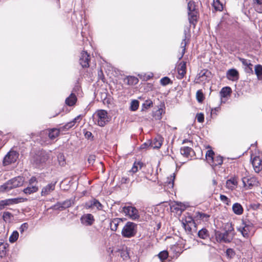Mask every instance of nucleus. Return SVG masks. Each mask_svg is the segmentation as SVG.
Masks as SVG:
<instances>
[{
  "label": "nucleus",
  "mask_w": 262,
  "mask_h": 262,
  "mask_svg": "<svg viewBox=\"0 0 262 262\" xmlns=\"http://www.w3.org/2000/svg\"><path fill=\"white\" fill-rule=\"evenodd\" d=\"M12 216V214L9 212H5L3 214V218L4 220L10 219Z\"/></svg>",
  "instance_id": "nucleus-60"
},
{
  "label": "nucleus",
  "mask_w": 262,
  "mask_h": 262,
  "mask_svg": "<svg viewBox=\"0 0 262 262\" xmlns=\"http://www.w3.org/2000/svg\"><path fill=\"white\" fill-rule=\"evenodd\" d=\"M197 11H193V12H188V19L190 24L195 25L197 21Z\"/></svg>",
  "instance_id": "nucleus-28"
},
{
  "label": "nucleus",
  "mask_w": 262,
  "mask_h": 262,
  "mask_svg": "<svg viewBox=\"0 0 262 262\" xmlns=\"http://www.w3.org/2000/svg\"><path fill=\"white\" fill-rule=\"evenodd\" d=\"M143 165V164L141 162H135L132 168V171L133 173L136 172L139 169H141Z\"/></svg>",
  "instance_id": "nucleus-44"
},
{
  "label": "nucleus",
  "mask_w": 262,
  "mask_h": 262,
  "mask_svg": "<svg viewBox=\"0 0 262 262\" xmlns=\"http://www.w3.org/2000/svg\"><path fill=\"white\" fill-rule=\"evenodd\" d=\"M7 247V244L3 245L0 246V256L3 257L5 255L6 253V248Z\"/></svg>",
  "instance_id": "nucleus-49"
},
{
  "label": "nucleus",
  "mask_w": 262,
  "mask_h": 262,
  "mask_svg": "<svg viewBox=\"0 0 262 262\" xmlns=\"http://www.w3.org/2000/svg\"><path fill=\"white\" fill-rule=\"evenodd\" d=\"M175 179L174 173H173L172 175L170 176V180L168 183V184L169 185V187H172L174 185V180Z\"/></svg>",
  "instance_id": "nucleus-58"
},
{
  "label": "nucleus",
  "mask_w": 262,
  "mask_h": 262,
  "mask_svg": "<svg viewBox=\"0 0 262 262\" xmlns=\"http://www.w3.org/2000/svg\"><path fill=\"white\" fill-rule=\"evenodd\" d=\"M171 209L175 210L176 211H180L182 212L185 209V205L181 202H177L174 205L171 206Z\"/></svg>",
  "instance_id": "nucleus-33"
},
{
  "label": "nucleus",
  "mask_w": 262,
  "mask_h": 262,
  "mask_svg": "<svg viewBox=\"0 0 262 262\" xmlns=\"http://www.w3.org/2000/svg\"><path fill=\"white\" fill-rule=\"evenodd\" d=\"M181 154L183 155L185 157H189L190 155L191 152L192 151V149L191 148L188 146H184L181 147Z\"/></svg>",
  "instance_id": "nucleus-35"
},
{
  "label": "nucleus",
  "mask_w": 262,
  "mask_h": 262,
  "mask_svg": "<svg viewBox=\"0 0 262 262\" xmlns=\"http://www.w3.org/2000/svg\"><path fill=\"white\" fill-rule=\"evenodd\" d=\"M235 235L234 228L231 223H227L225 225L223 232L215 231V239L220 243H230Z\"/></svg>",
  "instance_id": "nucleus-1"
},
{
  "label": "nucleus",
  "mask_w": 262,
  "mask_h": 262,
  "mask_svg": "<svg viewBox=\"0 0 262 262\" xmlns=\"http://www.w3.org/2000/svg\"><path fill=\"white\" fill-rule=\"evenodd\" d=\"M19 234L17 231L13 232L12 234L9 237V242L11 243H13L17 241L18 238Z\"/></svg>",
  "instance_id": "nucleus-42"
},
{
  "label": "nucleus",
  "mask_w": 262,
  "mask_h": 262,
  "mask_svg": "<svg viewBox=\"0 0 262 262\" xmlns=\"http://www.w3.org/2000/svg\"><path fill=\"white\" fill-rule=\"evenodd\" d=\"M12 183L13 184V187L17 188L23 185L24 179L22 177H17L11 179Z\"/></svg>",
  "instance_id": "nucleus-27"
},
{
  "label": "nucleus",
  "mask_w": 262,
  "mask_h": 262,
  "mask_svg": "<svg viewBox=\"0 0 262 262\" xmlns=\"http://www.w3.org/2000/svg\"><path fill=\"white\" fill-rule=\"evenodd\" d=\"M251 162L254 171L256 172H259L262 169V161L258 156H254L251 157Z\"/></svg>",
  "instance_id": "nucleus-16"
},
{
  "label": "nucleus",
  "mask_w": 262,
  "mask_h": 262,
  "mask_svg": "<svg viewBox=\"0 0 262 262\" xmlns=\"http://www.w3.org/2000/svg\"><path fill=\"white\" fill-rule=\"evenodd\" d=\"M237 230L241 233L243 237L248 238L254 235L256 228L253 223L246 219L242 220V225Z\"/></svg>",
  "instance_id": "nucleus-2"
},
{
  "label": "nucleus",
  "mask_w": 262,
  "mask_h": 262,
  "mask_svg": "<svg viewBox=\"0 0 262 262\" xmlns=\"http://www.w3.org/2000/svg\"><path fill=\"white\" fill-rule=\"evenodd\" d=\"M77 101V97L74 93H71V95L66 98V103L69 106L74 105Z\"/></svg>",
  "instance_id": "nucleus-31"
},
{
  "label": "nucleus",
  "mask_w": 262,
  "mask_h": 262,
  "mask_svg": "<svg viewBox=\"0 0 262 262\" xmlns=\"http://www.w3.org/2000/svg\"><path fill=\"white\" fill-rule=\"evenodd\" d=\"M29 185H37V179L35 177H32L29 181Z\"/></svg>",
  "instance_id": "nucleus-57"
},
{
  "label": "nucleus",
  "mask_w": 262,
  "mask_h": 262,
  "mask_svg": "<svg viewBox=\"0 0 262 262\" xmlns=\"http://www.w3.org/2000/svg\"><path fill=\"white\" fill-rule=\"evenodd\" d=\"M122 211L126 215H128L132 220H136L139 218L138 211L134 207L125 206L122 208Z\"/></svg>",
  "instance_id": "nucleus-6"
},
{
  "label": "nucleus",
  "mask_w": 262,
  "mask_h": 262,
  "mask_svg": "<svg viewBox=\"0 0 262 262\" xmlns=\"http://www.w3.org/2000/svg\"><path fill=\"white\" fill-rule=\"evenodd\" d=\"M220 110H221L220 107H216L213 108H212L211 111V115H217L216 113L218 112L219 111H220Z\"/></svg>",
  "instance_id": "nucleus-61"
},
{
  "label": "nucleus",
  "mask_w": 262,
  "mask_h": 262,
  "mask_svg": "<svg viewBox=\"0 0 262 262\" xmlns=\"http://www.w3.org/2000/svg\"><path fill=\"white\" fill-rule=\"evenodd\" d=\"M139 105V101L137 100H134L132 101V102L130 103V110L132 111H135L138 108Z\"/></svg>",
  "instance_id": "nucleus-43"
},
{
  "label": "nucleus",
  "mask_w": 262,
  "mask_h": 262,
  "mask_svg": "<svg viewBox=\"0 0 262 262\" xmlns=\"http://www.w3.org/2000/svg\"><path fill=\"white\" fill-rule=\"evenodd\" d=\"M255 73L259 80H262V66L257 64L255 67Z\"/></svg>",
  "instance_id": "nucleus-39"
},
{
  "label": "nucleus",
  "mask_w": 262,
  "mask_h": 262,
  "mask_svg": "<svg viewBox=\"0 0 262 262\" xmlns=\"http://www.w3.org/2000/svg\"><path fill=\"white\" fill-rule=\"evenodd\" d=\"M95 156L93 155H91L89 156L88 161L90 165H93L94 164L95 161Z\"/></svg>",
  "instance_id": "nucleus-56"
},
{
  "label": "nucleus",
  "mask_w": 262,
  "mask_h": 262,
  "mask_svg": "<svg viewBox=\"0 0 262 262\" xmlns=\"http://www.w3.org/2000/svg\"><path fill=\"white\" fill-rule=\"evenodd\" d=\"M196 98L199 102H202L204 100L205 97L202 90H199L196 92Z\"/></svg>",
  "instance_id": "nucleus-41"
},
{
  "label": "nucleus",
  "mask_w": 262,
  "mask_h": 262,
  "mask_svg": "<svg viewBox=\"0 0 262 262\" xmlns=\"http://www.w3.org/2000/svg\"><path fill=\"white\" fill-rule=\"evenodd\" d=\"M220 199L223 203H224V204H225L227 205H229L230 203V200L226 195H223V194H221L220 196Z\"/></svg>",
  "instance_id": "nucleus-47"
},
{
  "label": "nucleus",
  "mask_w": 262,
  "mask_h": 262,
  "mask_svg": "<svg viewBox=\"0 0 262 262\" xmlns=\"http://www.w3.org/2000/svg\"><path fill=\"white\" fill-rule=\"evenodd\" d=\"M56 182H52L44 186L41 190V195L42 196H47L55 190Z\"/></svg>",
  "instance_id": "nucleus-17"
},
{
  "label": "nucleus",
  "mask_w": 262,
  "mask_h": 262,
  "mask_svg": "<svg viewBox=\"0 0 262 262\" xmlns=\"http://www.w3.org/2000/svg\"><path fill=\"white\" fill-rule=\"evenodd\" d=\"M122 222V220L119 218L114 219L110 222V228L112 231H116L118 225Z\"/></svg>",
  "instance_id": "nucleus-32"
},
{
  "label": "nucleus",
  "mask_w": 262,
  "mask_h": 262,
  "mask_svg": "<svg viewBox=\"0 0 262 262\" xmlns=\"http://www.w3.org/2000/svg\"><path fill=\"white\" fill-rule=\"evenodd\" d=\"M244 187L247 189H251L252 187L258 184V181L255 177L246 178L244 177L242 179Z\"/></svg>",
  "instance_id": "nucleus-11"
},
{
  "label": "nucleus",
  "mask_w": 262,
  "mask_h": 262,
  "mask_svg": "<svg viewBox=\"0 0 262 262\" xmlns=\"http://www.w3.org/2000/svg\"><path fill=\"white\" fill-rule=\"evenodd\" d=\"M19 154L14 150H10L5 156L3 159V164L5 166L8 165L16 161L18 158Z\"/></svg>",
  "instance_id": "nucleus-5"
},
{
  "label": "nucleus",
  "mask_w": 262,
  "mask_h": 262,
  "mask_svg": "<svg viewBox=\"0 0 262 262\" xmlns=\"http://www.w3.org/2000/svg\"><path fill=\"white\" fill-rule=\"evenodd\" d=\"M124 81H127L128 85H134L138 83V79L134 76H128L124 79Z\"/></svg>",
  "instance_id": "nucleus-38"
},
{
  "label": "nucleus",
  "mask_w": 262,
  "mask_h": 262,
  "mask_svg": "<svg viewBox=\"0 0 262 262\" xmlns=\"http://www.w3.org/2000/svg\"><path fill=\"white\" fill-rule=\"evenodd\" d=\"M162 142L163 139L162 137L158 136L153 139V140L150 143L149 145L154 149L159 148L161 147Z\"/></svg>",
  "instance_id": "nucleus-23"
},
{
  "label": "nucleus",
  "mask_w": 262,
  "mask_h": 262,
  "mask_svg": "<svg viewBox=\"0 0 262 262\" xmlns=\"http://www.w3.org/2000/svg\"><path fill=\"white\" fill-rule=\"evenodd\" d=\"M160 83L162 85H166L170 83H171V80L168 77H164L161 79Z\"/></svg>",
  "instance_id": "nucleus-48"
},
{
  "label": "nucleus",
  "mask_w": 262,
  "mask_h": 262,
  "mask_svg": "<svg viewBox=\"0 0 262 262\" xmlns=\"http://www.w3.org/2000/svg\"><path fill=\"white\" fill-rule=\"evenodd\" d=\"M184 38L181 42L180 46L181 48L182 49V52L181 55L178 57L179 59H181L184 56L186 51V46L189 43V35L188 34V32L186 30H184Z\"/></svg>",
  "instance_id": "nucleus-12"
},
{
  "label": "nucleus",
  "mask_w": 262,
  "mask_h": 262,
  "mask_svg": "<svg viewBox=\"0 0 262 262\" xmlns=\"http://www.w3.org/2000/svg\"><path fill=\"white\" fill-rule=\"evenodd\" d=\"M231 89L230 87L226 86L222 89L220 92V96L222 98L227 97L230 95Z\"/></svg>",
  "instance_id": "nucleus-34"
},
{
  "label": "nucleus",
  "mask_w": 262,
  "mask_h": 262,
  "mask_svg": "<svg viewBox=\"0 0 262 262\" xmlns=\"http://www.w3.org/2000/svg\"><path fill=\"white\" fill-rule=\"evenodd\" d=\"M48 158V154L45 152L41 151L33 158V163L36 166L39 167L42 164L45 163Z\"/></svg>",
  "instance_id": "nucleus-10"
},
{
  "label": "nucleus",
  "mask_w": 262,
  "mask_h": 262,
  "mask_svg": "<svg viewBox=\"0 0 262 262\" xmlns=\"http://www.w3.org/2000/svg\"><path fill=\"white\" fill-rule=\"evenodd\" d=\"M195 118L197 120L198 122L200 123H202L204 122V114L203 113L197 114Z\"/></svg>",
  "instance_id": "nucleus-51"
},
{
  "label": "nucleus",
  "mask_w": 262,
  "mask_h": 262,
  "mask_svg": "<svg viewBox=\"0 0 262 262\" xmlns=\"http://www.w3.org/2000/svg\"><path fill=\"white\" fill-rule=\"evenodd\" d=\"M182 223H187V224H190L191 225H194V221L192 220L191 217H188L185 221V222L183 221Z\"/></svg>",
  "instance_id": "nucleus-62"
},
{
  "label": "nucleus",
  "mask_w": 262,
  "mask_h": 262,
  "mask_svg": "<svg viewBox=\"0 0 262 262\" xmlns=\"http://www.w3.org/2000/svg\"><path fill=\"white\" fill-rule=\"evenodd\" d=\"M233 212L237 215H241L243 213V208L238 203H234L232 206Z\"/></svg>",
  "instance_id": "nucleus-29"
},
{
  "label": "nucleus",
  "mask_w": 262,
  "mask_h": 262,
  "mask_svg": "<svg viewBox=\"0 0 262 262\" xmlns=\"http://www.w3.org/2000/svg\"><path fill=\"white\" fill-rule=\"evenodd\" d=\"M60 131H62L61 127L60 128H53L43 130L40 133V137L42 138L43 136L48 135L50 139L53 140L59 135Z\"/></svg>",
  "instance_id": "nucleus-7"
},
{
  "label": "nucleus",
  "mask_w": 262,
  "mask_h": 262,
  "mask_svg": "<svg viewBox=\"0 0 262 262\" xmlns=\"http://www.w3.org/2000/svg\"><path fill=\"white\" fill-rule=\"evenodd\" d=\"M81 120V115L77 116L76 118H75L72 121L67 123L64 126L61 127L62 131L63 130H67L70 128H72L74 126L76 122L77 121H79Z\"/></svg>",
  "instance_id": "nucleus-24"
},
{
  "label": "nucleus",
  "mask_w": 262,
  "mask_h": 262,
  "mask_svg": "<svg viewBox=\"0 0 262 262\" xmlns=\"http://www.w3.org/2000/svg\"><path fill=\"white\" fill-rule=\"evenodd\" d=\"M74 203V201L72 199L67 200L62 202H58L54 205V209H59L63 210L66 208H69Z\"/></svg>",
  "instance_id": "nucleus-14"
},
{
  "label": "nucleus",
  "mask_w": 262,
  "mask_h": 262,
  "mask_svg": "<svg viewBox=\"0 0 262 262\" xmlns=\"http://www.w3.org/2000/svg\"><path fill=\"white\" fill-rule=\"evenodd\" d=\"M186 64L184 61H182L179 63L178 66V72L179 78H182L186 74Z\"/></svg>",
  "instance_id": "nucleus-25"
},
{
  "label": "nucleus",
  "mask_w": 262,
  "mask_h": 262,
  "mask_svg": "<svg viewBox=\"0 0 262 262\" xmlns=\"http://www.w3.org/2000/svg\"><path fill=\"white\" fill-rule=\"evenodd\" d=\"M14 188L12 180L10 179L0 186V192H8Z\"/></svg>",
  "instance_id": "nucleus-19"
},
{
  "label": "nucleus",
  "mask_w": 262,
  "mask_h": 262,
  "mask_svg": "<svg viewBox=\"0 0 262 262\" xmlns=\"http://www.w3.org/2000/svg\"><path fill=\"white\" fill-rule=\"evenodd\" d=\"M90 60V55L84 51H82L79 59V63L83 68H88L89 67V62Z\"/></svg>",
  "instance_id": "nucleus-15"
},
{
  "label": "nucleus",
  "mask_w": 262,
  "mask_h": 262,
  "mask_svg": "<svg viewBox=\"0 0 262 262\" xmlns=\"http://www.w3.org/2000/svg\"><path fill=\"white\" fill-rule=\"evenodd\" d=\"M161 260L163 261L167 259L168 256V253L167 251H163L160 252L158 255Z\"/></svg>",
  "instance_id": "nucleus-45"
},
{
  "label": "nucleus",
  "mask_w": 262,
  "mask_h": 262,
  "mask_svg": "<svg viewBox=\"0 0 262 262\" xmlns=\"http://www.w3.org/2000/svg\"><path fill=\"white\" fill-rule=\"evenodd\" d=\"M188 9L189 12H193V11H196L195 8V5L193 2H189L188 3Z\"/></svg>",
  "instance_id": "nucleus-53"
},
{
  "label": "nucleus",
  "mask_w": 262,
  "mask_h": 262,
  "mask_svg": "<svg viewBox=\"0 0 262 262\" xmlns=\"http://www.w3.org/2000/svg\"><path fill=\"white\" fill-rule=\"evenodd\" d=\"M152 105V101L151 100H146L142 104V109H147Z\"/></svg>",
  "instance_id": "nucleus-46"
},
{
  "label": "nucleus",
  "mask_w": 262,
  "mask_h": 262,
  "mask_svg": "<svg viewBox=\"0 0 262 262\" xmlns=\"http://www.w3.org/2000/svg\"><path fill=\"white\" fill-rule=\"evenodd\" d=\"M93 120L98 125L104 126L110 120L106 111L99 110L97 111L93 115Z\"/></svg>",
  "instance_id": "nucleus-3"
},
{
  "label": "nucleus",
  "mask_w": 262,
  "mask_h": 262,
  "mask_svg": "<svg viewBox=\"0 0 262 262\" xmlns=\"http://www.w3.org/2000/svg\"><path fill=\"white\" fill-rule=\"evenodd\" d=\"M197 216L199 217L200 219L205 221H206L209 217V215L201 212L198 213Z\"/></svg>",
  "instance_id": "nucleus-52"
},
{
  "label": "nucleus",
  "mask_w": 262,
  "mask_h": 262,
  "mask_svg": "<svg viewBox=\"0 0 262 262\" xmlns=\"http://www.w3.org/2000/svg\"><path fill=\"white\" fill-rule=\"evenodd\" d=\"M38 187L37 185H28L27 187L23 190V192L27 194H30L38 191Z\"/></svg>",
  "instance_id": "nucleus-30"
},
{
  "label": "nucleus",
  "mask_w": 262,
  "mask_h": 262,
  "mask_svg": "<svg viewBox=\"0 0 262 262\" xmlns=\"http://www.w3.org/2000/svg\"><path fill=\"white\" fill-rule=\"evenodd\" d=\"M28 228V224L27 223H23L19 227V231L21 233H23L25 231L27 230Z\"/></svg>",
  "instance_id": "nucleus-54"
},
{
  "label": "nucleus",
  "mask_w": 262,
  "mask_h": 262,
  "mask_svg": "<svg viewBox=\"0 0 262 262\" xmlns=\"http://www.w3.org/2000/svg\"><path fill=\"white\" fill-rule=\"evenodd\" d=\"M226 255L228 257L232 258L234 256L235 253L233 249L229 248L226 250Z\"/></svg>",
  "instance_id": "nucleus-55"
},
{
  "label": "nucleus",
  "mask_w": 262,
  "mask_h": 262,
  "mask_svg": "<svg viewBox=\"0 0 262 262\" xmlns=\"http://www.w3.org/2000/svg\"><path fill=\"white\" fill-rule=\"evenodd\" d=\"M212 6L216 11H221L223 9V5L220 0H213Z\"/></svg>",
  "instance_id": "nucleus-37"
},
{
  "label": "nucleus",
  "mask_w": 262,
  "mask_h": 262,
  "mask_svg": "<svg viewBox=\"0 0 262 262\" xmlns=\"http://www.w3.org/2000/svg\"><path fill=\"white\" fill-rule=\"evenodd\" d=\"M58 158L59 159L60 164L63 165L65 163L64 156L60 154L58 155Z\"/></svg>",
  "instance_id": "nucleus-59"
},
{
  "label": "nucleus",
  "mask_w": 262,
  "mask_h": 262,
  "mask_svg": "<svg viewBox=\"0 0 262 262\" xmlns=\"http://www.w3.org/2000/svg\"><path fill=\"white\" fill-rule=\"evenodd\" d=\"M22 198L8 199L0 201V210L4 209L6 206L16 204L24 202Z\"/></svg>",
  "instance_id": "nucleus-8"
},
{
  "label": "nucleus",
  "mask_w": 262,
  "mask_h": 262,
  "mask_svg": "<svg viewBox=\"0 0 262 262\" xmlns=\"http://www.w3.org/2000/svg\"><path fill=\"white\" fill-rule=\"evenodd\" d=\"M209 72L208 71L203 70L201 71L197 75L196 78L195 79V82L196 83H205L208 81V74Z\"/></svg>",
  "instance_id": "nucleus-13"
},
{
  "label": "nucleus",
  "mask_w": 262,
  "mask_h": 262,
  "mask_svg": "<svg viewBox=\"0 0 262 262\" xmlns=\"http://www.w3.org/2000/svg\"><path fill=\"white\" fill-rule=\"evenodd\" d=\"M85 136L87 137V138H90L91 136H92V134L90 132H86L85 134Z\"/></svg>",
  "instance_id": "nucleus-64"
},
{
  "label": "nucleus",
  "mask_w": 262,
  "mask_h": 262,
  "mask_svg": "<svg viewBox=\"0 0 262 262\" xmlns=\"http://www.w3.org/2000/svg\"><path fill=\"white\" fill-rule=\"evenodd\" d=\"M239 61L245 66V69L246 72L251 73L253 72L252 64L250 62L249 60H247L243 58H239Z\"/></svg>",
  "instance_id": "nucleus-22"
},
{
  "label": "nucleus",
  "mask_w": 262,
  "mask_h": 262,
  "mask_svg": "<svg viewBox=\"0 0 262 262\" xmlns=\"http://www.w3.org/2000/svg\"><path fill=\"white\" fill-rule=\"evenodd\" d=\"M81 223L86 226H91L93 224L94 219L91 214H86L81 216L80 219Z\"/></svg>",
  "instance_id": "nucleus-18"
},
{
  "label": "nucleus",
  "mask_w": 262,
  "mask_h": 262,
  "mask_svg": "<svg viewBox=\"0 0 262 262\" xmlns=\"http://www.w3.org/2000/svg\"><path fill=\"white\" fill-rule=\"evenodd\" d=\"M238 184V182L236 178H231L226 181V187L231 190L234 189Z\"/></svg>",
  "instance_id": "nucleus-26"
},
{
  "label": "nucleus",
  "mask_w": 262,
  "mask_h": 262,
  "mask_svg": "<svg viewBox=\"0 0 262 262\" xmlns=\"http://www.w3.org/2000/svg\"><path fill=\"white\" fill-rule=\"evenodd\" d=\"M84 207L87 209L102 210L103 206L98 200L93 199L85 203Z\"/></svg>",
  "instance_id": "nucleus-9"
},
{
  "label": "nucleus",
  "mask_w": 262,
  "mask_h": 262,
  "mask_svg": "<svg viewBox=\"0 0 262 262\" xmlns=\"http://www.w3.org/2000/svg\"><path fill=\"white\" fill-rule=\"evenodd\" d=\"M214 152L212 149L208 150L206 153V158L208 162L211 164V162L214 161Z\"/></svg>",
  "instance_id": "nucleus-36"
},
{
  "label": "nucleus",
  "mask_w": 262,
  "mask_h": 262,
  "mask_svg": "<svg viewBox=\"0 0 262 262\" xmlns=\"http://www.w3.org/2000/svg\"><path fill=\"white\" fill-rule=\"evenodd\" d=\"M223 161V157L218 156L214 158V161L211 162L210 164H212L213 166L221 165L222 164Z\"/></svg>",
  "instance_id": "nucleus-40"
},
{
  "label": "nucleus",
  "mask_w": 262,
  "mask_h": 262,
  "mask_svg": "<svg viewBox=\"0 0 262 262\" xmlns=\"http://www.w3.org/2000/svg\"><path fill=\"white\" fill-rule=\"evenodd\" d=\"M226 77L229 80L234 81L238 78V73L234 69H230L227 72Z\"/></svg>",
  "instance_id": "nucleus-20"
},
{
  "label": "nucleus",
  "mask_w": 262,
  "mask_h": 262,
  "mask_svg": "<svg viewBox=\"0 0 262 262\" xmlns=\"http://www.w3.org/2000/svg\"><path fill=\"white\" fill-rule=\"evenodd\" d=\"M163 112V110L162 109H159L157 111V113L159 114V117L158 118L159 119H161V115H162V113Z\"/></svg>",
  "instance_id": "nucleus-63"
},
{
  "label": "nucleus",
  "mask_w": 262,
  "mask_h": 262,
  "mask_svg": "<svg viewBox=\"0 0 262 262\" xmlns=\"http://www.w3.org/2000/svg\"><path fill=\"white\" fill-rule=\"evenodd\" d=\"M198 237L201 239L209 241L210 239L209 231L205 228L200 230L198 232Z\"/></svg>",
  "instance_id": "nucleus-21"
},
{
  "label": "nucleus",
  "mask_w": 262,
  "mask_h": 262,
  "mask_svg": "<svg viewBox=\"0 0 262 262\" xmlns=\"http://www.w3.org/2000/svg\"><path fill=\"white\" fill-rule=\"evenodd\" d=\"M183 226L184 228L185 229V231L188 233H190L191 232V227L193 225H191L190 224H187V223H182Z\"/></svg>",
  "instance_id": "nucleus-50"
},
{
  "label": "nucleus",
  "mask_w": 262,
  "mask_h": 262,
  "mask_svg": "<svg viewBox=\"0 0 262 262\" xmlns=\"http://www.w3.org/2000/svg\"><path fill=\"white\" fill-rule=\"evenodd\" d=\"M137 233V225L133 222H128L123 228L121 234L124 237L131 238L135 236Z\"/></svg>",
  "instance_id": "nucleus-4"
}]
</instances>
